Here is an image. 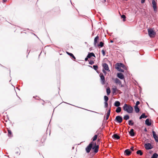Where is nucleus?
Here are the masks:
<instances>
[{"mask_svg":"<svg viewBox=\"0 0 158 158\" xmlns=\"http://www.w3.org/2000/svg\"><path fill=\"white\" fill-rule=\"evenodd\" d=\"M99 40V37L98 35H97L96 37L94 38V44L95 46L97 44L98 41Z\"/></svg>","mask_w":158,"mask_h":158,"instance_id":"12","label":"nucleus"},{"mask_svg":"<svg viewBox=\"0 0 158 158\" xmlns=\"http://www.w3.org/2000/svg\"><path fill=\"white\" fill-rule=\"evenodd\" d=\"M152 6L154 10V11L155 13H156L157 11V3L154 0H152Z\"/></svg>","mask_w":158,"mask_h":158,"instance_id":"5","label":"nucleus"},{"mask_svg":"<svg viewBox=\"0 0 158 158\" xmlns=\"http://www.w3.org/2000/svg\"><path fill=\"white\" fill-rule=\"evenodd\" d=\"M140 103V102L139 101H138L136 102V104L135 106H138V105H139Z\"/></svg>","mask_w":158,"mask_h":158,"instance_id":"43","label":"nucleus"},{"mask_svg":"<svg viewBox=\"0 0 158 158\" xmlns=\"http://www.w3.org/2000/svg\"><path fill=\"white\" fill-rule=\"evenodd\" d=\"M110 109L108 110L107 114H106V120H107L109 118V116L110 115Z\"/></svg>","mask_w":158,"mask_h":158,"instance_id":"19","label":"nucleus"},{"mask_svg":"<svg viewBox=\"0 0 158 158\" xmlns=\"http://www.w3.org/2000/svg\"><path fill=\"white\" fill-rule=\"evenodd\" d=\"M131 149L133 151H134V147H132L131 148Z\"/></svg>","mask_w":158,"mask_h":158,"instance_id":"44","label":"nucleus"},{"mask_svg":"<svg viewBox=\"0 0 158 158\" xmlns=\"http://www.w3.org/2000/svg\"><path fill=\"white\" fill-rule=\"evenodd\" d=\"M120 103L118 101H116L115 102L114 105L116 107H119V106L120 105Z\"/></svg>","mask_w":158,"mask_h":158,"instance_id":"21","label":"nucleus"},{"mask_svg":"<svg viewBox=\"0 0 158 158\" xmlns=\"http://www.w3.org/2000/svg\"><path fill=\"white\" fill-rule=\"evenodd\" d=\"M104 0L105 1V2H106V0Z\"/></svg>","mask_w":158,"mask_h":158,"instance_id":"52","label":"nucleus"},{"mask_svg":"<svg viewBox=\"0 0 158 158\" xmlns=\"http://www.w3.org/2000/svg\"><path fill=\"white\" fill-rule=\"evenodd\" d=\"M115 120L120 123L122 122L123 118L121 116H118L116 117Z\"/></svg>","mask_w":158,"mask_h":158,"instance_id":"9","label":"nucleus"},{"mask_svg":"<svg viewBox=\"0 0 158 158\" xmlns=\"http://www.w3.org/2000/svg\"><path fill=\"white\" fill-rule=\"evenodd\" d=\"M8 135L9 137H11L12 135V132L9 129H8Z\"/></svg>","mask_w":158,"mask_h":158,"instance_id":"33","label":"nucleus"},{"mask_svg":"<svg viewBox=\"0 0 158 158\" xmlns=\"http://www.w3.org/2000/svg\"><path fill=\"white\" fill-rule=\"evenodd\" d=\"M112 89H113V94L115 93L117 90V88H115V87L114 88H113Z\"/></svg>","mask_w":158,"mask_h":158,"instance_id":"39","label":"nucleus"},{"mask_svg":"<svg viewBox=\"0 0 158 158\" xmlns=\"http://www.w3.org/2000/svg\"><path fill=\"white\" fill-rule=\"evenodd\" d=\"M115 66H118V67H120L121 68H122L125 69H127V67L122 63H117L115 64Z\"/></svg>","mask_w":158,"mask_h":158,"instance_id":"8","label":"nucleus"},{"mask_svg":"<svg viewBox=\"0 0 158 158\" xmlns=\"http://www.w3.org/2000/svg\"><path fill=\"white\" fill-rule=\"evenodd\" d=\"M112 137L116 139H120V136L116 134L113 135Z\"/></svg>","mask_w":158,"mask_h":158,"instance_id":"17","label":"nucleus"},{"mask_svg":"<svg viewBox=\"0 0 158 158\" xmlns=\"http://www.w3.org/2000/svg\"><path fill=\"white\" fill-rule=\"evenodd\" d=\"M136 153L137 154H139L140 156H142L143 154L142 151L141 150H139L137 151L136 152Z\"/></svg>","mask_w":158,"mask_h":158,"instance_id":"28","label":"nucleus"},{"mask_svg":"<svg viewBox=\"0 0 158 158\" xmlns=\"http://www.w3.org/2000/svg\"><path fill=\"white\" fill-rule=\"evenodd\" d=\"M46 135H44L41 139V141L42 142H44L46 138Z\"/></svg>","mask_w":158,"mask_h":158,"instance_id":"27","label":"nucleus"},{"mask_svg":"<svg viewBox=\"0 0 158 158\" xmlns=\"http://www.w3.org/2000/svg\"><path fill=\"white\" fill-rule=\"evenodd\" d=\"M108 106V104L107 102H105V107L106 108Z\"/></svg>","mask_w":158,"mask_h":158,"instance_id":"41","label":"nucleus"},{"mask_svg":"<svg viewBox=\"0 0 158 158\" xmlns=\"http://www.w3.org/2000/svg\"><path fill=\"white\" fill-rule=\"evenodd\" d=\"M99 140H100V139H98V141H99Z\"/></svg>","mask_w":158,"mask_h":158,"instance_id":"50","label":"nucleus"},{"mask_svg":"<svg viewBox=\"0 0 158 158\" xmlns=\"http://www.w3.org/2000/svg\"><path fill=\"white\" fill-rule=\"evenodd\" d=\"M145 0H141V3H143L145 2Z\"/></svg>","mask_w":158,"mask_h":158,"instance_id":"46","label":"nucleus"},{"mask_svg":"<svg viewBox=\"0 0 158 158\" xmlns=\"http://www.w3.org/2000/svg\"><path fill=\"white\" fill-rule=\"evenodd\" d=\"M144 131H146V132H147V129H146V128H145V129H144Z\"/></svg>","mask_w":158,"mask_h":158,"instance_id":"47","label":"nucleus"},{"mask_svg":"<svg viewBox=\"0 0 158 158\" xmlns=\"http://www.w3.org/2000/svg\"><path fill=\"white\" fill-rule=\"evenodd\" d=\"M123 109L125 111H126L128 113H131L133 111V108L130 105L125 104L123 106Z\"/></svg>","mask_w":158,"mask_h":158,"instance_id":"1","label":"nucleus"},{"mask_svg":"<svg viewBox=\"0 0 158 158\" xmlns=\"http://www.w3.org/2000/svg\"><path fill=\"white\" fill-rule=\"evenodd\" d=\"M98 135H94L93 138V141H94L97 139Z\"/></svg>","mask_w":158,"mask_h":158,"instance_id":"34","label":"nucleus"},{"mask_svg":"<svg viewBox=\"0 0 158 158\" xmlns=\"http://www.w3.org/2000/svg\"><path fill=\"white\" fill-rule=\"evenodd\" d=\"M102 54H103V56H104L105 55L106 53H105V51L103 50H102Z\"/></svg>","mask_w":158,"mask_h":158,"instance_id":"42","label":"nucleus"},{"mask_svg":"<svg viewBox=\"0 0 158 158\" xmlns=\"http://www.w3.org/2000/svg\"><path fill=\"white\" fill-rule=\"evenodd\" d=\"M152 133L153 138L155 139V140L156 141V142H158V137L157 135H156L155 132L154 131H152Z\"/></svg>","mask_w":158,"mask_h":158,"instance_id":"10","label":"nucleus"},{"mask_svg":"<svg viewBox=\"0 0 158 158\" xmlns=\"http://www.w3.org/2000/svg\"><path fill=\"white\" fill-rule=\"evenodd\" d=\"M100 79L102 84L104 85L105 84V77L102 73H100Z\"/></svg>","mask_w":158,"mask_h":158,"instance_id":"7","label":"nucleus"},{"mask_svg":"<svg viewBox=\"0 0 158 158\" xmlns=\"http://www.w3.org/2000/svg\"><path fill=\"white\" fill-rule=\"evenodd\" d=\"M66 53L72 57L74 60H76L75 57L74 56L72 53H69L68 52H67Z\"/></svg>","mask_w":158,"mask_h":158,"instance_id":"23","label":"nucleus"},{"mask_svg":"<svg viewBox=\"0 0 158 158\" xmlns=\"http://www.w3.org/2000/svg\"><path fill=\"white\" fill-rule=\"evenodd\" d=\"M104 99L105 101V102H107L108 100V98L106 96H105L104 97Z\"/></svg>","mask_w":158,"mask_h":158,"instance_id":"36","label":"nucleus"},{"mask_svg":"<svg viewBox=\"0 0 158 158\" xmlns=\"http://www.w3.org/2000/svg\"><path fill=\"white\" fill-rule=\"evenodd\" d=\"M94 69L96 70H97L98 69V66L97 65H94L93 66Z\"/></svg>","mask_w":158,"mask_h":158,"instance_id":"38","label":"nucleus"},{"mask_svg":"<svg viewBox=\"0 0 158 158\" xmlns=\"http://www.w3.org/2000/svg\"><path fill=\"white\" fill-rule=\"evenodd\" d=\"M103 72L104 73H106V72H105V71L104 70H103Z\"/></svg>","mask_w":158,"mask_h":158,"instance_id":"49","label":"nucleus"},{"mask_svg":"<svg viewBox=\"0 0 158 158\" xmlns=\"http://www.w3.org/2000/svg\"><path fill=\"white\" fill-rule=\"evenodd\" d=\"M117 76L119 78L121 79H124V76L121 73H117Z\"/></svg>","mask_w":158,"mask_h":158,"instance_id":"15","label":"nucleus"},{"mask_svg":"<svg viewBox=\"0 0 158 158\" xmlns=\"http://www.w3.org/2000/svg\"><path fill=\"white\" fill-rule=\"evenodd\" d=\"M94 144V142H91V143H90L89 145L86 148L85 151L86 152L88 153L90 152L91 149L92 148V146H93Z\"/></svg>","mask_w":158,"mask_h":158,"instance_id":"3","label":"nucleus"},{"mask_svg":"<svg viewBox=\"0 0 158 158\" xmlns=\"http://www.w3.org/2000/svg\"><path fill=\"white\" fill-rule=\"evenodd\" d=\"M131 153V152L129 149H126L124 151L125 154L128 156H130Z\"/></svg>","mask_w":158,"mask_h":158,"instance_id":"13","label":"nucleus"},{"mask_svg":"<svg viewBox=\"0 0 158 158\" xmlns=\"http://www.w3.org/2000/svg\"><path fill=\"white\" fill-rule=\"evenodd\" d=\"M152 121L151 119H147L145 120V124L148 126H150L151 125Z\"/></svg>","mask_w":158,"mask_h":158,"instance_id":"11","label":"nucleus"},{"mask_svg":"<svg viewBox=\"0 0 158 158\" xmlns=\"http://www.w3.org/2000/svg\"><path fill=\"white\" fill-rule=\"evenodd\" d=\"M121 108L120 107H118L116 110V112L117 113H118L120 112L121 111Z\"/></svg>","mask_w":158,"mask_h":158,"instance_id":"26","label":"nucleus"},{"mask_svg":"<svg viewBox=\"0 0 158 158\" xmlns=\"http://www.w3.org/2000/svg\"><path fill=\"white\" fill-rule=\"evenodd\" d=\"M102 66L103 67V69L107 71L109 70V67L108 64L106 63H104L102 64Z\"/></svg>","mask_w":158,"mask_h":158,"instance_id":"14","label":"nucleus"},{"mask_svg":"<svg viewBox=\"0 0 158 158\" xmlns=\"http://www.w3.org/2000/svg\"><path fill=\"white\" fill-rule=\"evenodd\" d=\"M148 32L149 36L151 37H154L156 35V32L152 29H148Z\"/></svg>","mask_w":158,"mask_h":158,"instance_id":"2","label":"nucleus"},{"mask_svg":"<svg viewBox=\"0 0 158 158\" xmlns=\"http://www.w3.org/2000/svg\"><path fill=\"white\" fill-rule=\"evenodd\" d=\"M110 42L111 43H113V40H110Z\"/></svg>","mask_w":158,"mask_h":158,"instance_id":"48","label":"nucleus"},{"mask_svg":"<svg viewBox=\"0 0 158 158\" xmlns=\"http://www.w3.org/2000/svg\"><path fill=\"white\" fill-rule=\"evenodd\" d=\"M89 66L90 67H92V66H91L89 65Z\"/></svg>","mask_w":158,"mask_h":158,"instance_id":"51","label":"nucleus"},{"mask_svg":"<svg viewBox=\"0 0 158 158\" xmlns=\"http://www.w3.org/2000/svg\"><path fill=\"white\" fill-rule=\"evenodd\" d=\"M129 118V116L128 115H125L123 117V119L125 120H127Z\"/></svg>","mask_w":158,"mask_h":158,"instance_id":"32","label":"nucleus"},{"mask_svg":"<svg viewBox=\"0 0 158 158\" xmlns=\"http://www.w3.org/2000/svg\"><path fill=\"white\" fill-rule=\"evenodd\" d=\"M129 134L131 136H133L135 135V133L134 132V130L132 129H131L129 132Z\"/></svg>","mask_w":158,"mask_h":158,"instance_id":"22","label":"nucleus"},{"mask_svg":"<svg viewBox=\"0 0 158 158\" xmlns=\"http://www.w3.org/2000/svg\"><path fill=\"white\" fill-rule=\"evenodd\" d=\"M158 156V154L156 153H154L152 156L151 158H157Z\"/></svg>","mask_w":158,"mask_h":158,"instance_id":"29","label":"nucleus"},{"mask_svg":"<svg viewBox=\"0 0 158 158\" xmlns=\"http://www.w3.org/2000/svg\"><path fill=\"white\" fill-rule=\"evenodd\" d=\"M106 93L107 95H109L110 93V90L109 87L106 89Z\"/></svg>","mask_w":158,"mask_h":158,"instance_id":"31","label":"nucleus"},{"mask_svg":"<svg viewBox=\"0 0 158 158\" xmlns=\"http://www.w3.org/2000/svg\"><path fill=\"white\" fill-rule=\"evenodd\" d=\"M89 64L92 65L94 64V62L93 60H91L89 61Z\"/></svg>","mask_w":158,"mask_h":158,"instance_id":"40","label":"nucleus"},{"mask_svg":"<svg viewBox=\"0 0 158 158\" xmlns=\"http://www.w3.org/2000/svg\"><path fill=\"white\" fill-rule=\"evenodd\" d=\"M104 45V43L102 42H100L99 44H98L97 45V46L98 47H102Z\"/></svg>","mask_w":158,"mask_h":158,"instance_id":"30","label":"nucleus"},{"mask_svg":"<svg viewBox=\"0 0 158 158\" xmlns=\"http://www.w3.org/2000/svg\"><path fill=\"white\" fill-rule=\"evenodd\" d=\"M87 56V57L89 58H90L92 56H94V57H95V56L94 53L93 52L89 53L88 54Z\"/></svg>","mask_w":158,"mask_h":158,"instance_id":"16","label":"nucleus"},{"mask_svg":"<svg viewBox=\"0 0 158 158\" xmlns=\"http://www.w3.org/2000/svg\"><path fill=\"white\" fill-rule=\"evenodd\" d=\"M94 146H92V149L94 150V152L95 153H97L98 151L99 146L98 145H96V143H94Z\"/></svg>","mask_w":158,"mask_h":158,"instance_id":"4","label":"nucleus"},{"mask_svg":"<svg viewBox=\"0 0 158 158\" xmlns=\"http://www.w3.org/2000/svg\"><path fill=\"white\" fill-rule=\"evenodd\" d=\"M134 109L135 110L136 113H138L139 112V107H138V106H134Z\"/></svg>","mask_w":158,"mask_h":158,"instance_id":"24","label":"nucleus"},{"mask_svg":"<svg viewBox=\"0 0 158 158\" xmlns=\"http://www.w3.org/2000/svg\"><path fill=\"white\" fill-rule=\"evenodd\" d=\"M115 67L116 69H117V70L119 71H120L122 72H124V70L123 69H121V68L120 67H118L117 66H115Z\"/></svg>","mask_w":158,"mask_h":158,"instance_id":"20","label":"nucleus"},{"mask_svg":"<svg viewBox=\"0 0 158 158\" xmlns=\"http://www.w3.org/2000/svg\"><path fill=\"white\" fill-rule=\"evenodd\" d=\"M126 16L125 15H123L121 16V18L123 19V21H125L126 20Z\"/></svg>","mask_w":158,"mask_h":158,"instance_id":"37","label":"nucleus"},{"mask_svg":"<svg viewBox=\"0 0 158 158\" xmlns=\"http://www.w3.org/2000/svg\"><path fill=\"white\" fill-rule=\"evenodd\" d=\"M147 117V116H146L145 115V114L143 113L139 117V119H141L142 118H146Z\"/></svg>","mask_w":158,"mask_h":158,"instance_id":"25","label":"nucleus"},{"mask_svg":"<svg viewBox=\"0 0 158 158\" xmlns=\"http://www.w3.org/2000/svg\"><path fill=\"white\" fill-rule=\"evenodd\" d=\"M114 81L115 82L116 84H118L119 85H120L121 84V81L117 78H116L115 79H114Z\"/></svg>","mask_w":158,"mask_h":158,"instance_id":"18","label":"nucleus"},{"mask_svg":"<svg viewBox=\"0 0 158 158\" xmlns=\"http://www.w3.org/2000/svg\"><path fill=\"white\" fill-rule=\"evenodd\" d=\"M88 58H89L87 57H87L86 58H85V61L88 60Z\"/></svg>","mask_w":158,"mask_h":158,"instance_id":"45","label":"nucleus"},{"mask_svg":"<svg viewBox=\"0 0 158 158\" xmlns=\"http://www.w3.org/2000/svg\"><path fill=\"white\" fill-rule=\"evenodd\" d=\"M128 122V124L129 125L132 126L134 124V123L132 122V120H130Z\"/></svg>","mask_w":158,"mask_h":158,"instance_id":"35","label":"nucleus"},{"mask_svg":"<svg viewBox=\"0 0 158 158\" xmlns=\"http://www.w3.org/2000/svg\"><path fill=\"white\" fill-rule=\"evenodd\" d=\"M144 147L147 150L153 148V146L151 144L149 143L145 144Z\"/></svg>","mask_w":158,"mask_h":158,"instance_id":"6","label":"nucleus"}]
</instances>
